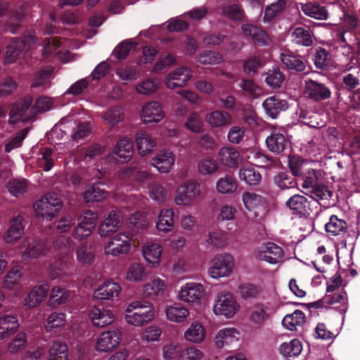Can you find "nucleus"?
Wrapping results in <instances>:
<instances>
[{
  "label": "nucleus",
  "mask_w": 360,
  "mask_h": 360,
  "mask_svg": "<svg viewBox=\"0 0 360 360\" xmlns=\"http://www.w3.org/2000/svg\"><path fill=\"white\" fill-rule=\"evenodd\" d=\"M155 308L148 301L135 300L128 304L124 311V319L129 325L140 327L154 320Z\"/></svg>",
  "instance_id": "f257e3e1"
},
{
  "label": "nucleus",
  "mask_w": 360,
  "mask_h": 360,
  "mask_svg": "<svg viewBox=\"0 0 360 360\" xmlns=\"http://www.w3.org/2000/svg\"><path fill=\"white\" fill-rule=\"evenodd\" d=\"M235 269V259L232 255L221 252L215 255L209 262L207 274L215 280L229 277Z\"/></svg>",
  "instance_id": "f03ea898"
},
{
  "label": "nucleus",
  "mask_w": 360,
  "mask_h": 360,
  "mask_svg": "<svg viewBox=\"0 0 360 360\" xmlns=\"http://www.w3.org/2000/svg\"><path fill=\"white\" fill-rule=\"evenodd\" d=\"M134 245L133 235L129 231H122L110 237L103 245L105 255L119 257L127 255Z\"/></svg>",
  "instance_id": "7ed1b4c3"
},
{
  "label": "nucleus",
  "mask_w": 360,
  "mask_h": 360,
  "mask_svg": "<svg viewBox=\"0 0 360 360\" xmlns=\"http://www.w3.org/2000/svg\"><path fill=\"white\" fill-rule=\"evenodd\" d=\"M63 206L56 193H47L34 204V210L38 219L51 221L55 218Z\"/></svg>",
  "instance_id": "20e7f679"
},
{
  "label": "nucleus",
  "mask_w": 360,
  "mask_h": 360,
  "mask_svg": "<svg viewBox=\"0 0 360 360\" xmlns=\"http://www.w3.org/2000/svg\"><path fill=\"white\" fill-rule=\"evenodd\" d=\"M201 194L200 184L194 179H188L176 187L174 202L177 206H190Z\"/></svg>",
  "instance_id": "39448f33"
},
{
  "label": "nucleus",
  "mask_w": 360,
  "mask_h": 360,
  "mask_svg": "<svg viewBox=\"0 0 360 360\" xmlns=\"http://www.w3.org/2000/svg\"><path fill=\"white\" fill-rule=\"evenodd\" d=\"M242 201L245 209L257 220H264L268 215L269 204L262 195L246 191L242 195Z\"/></svg>",
  "instance_id": "423d86ee"
},
{
  "label": "nucleus",
  "mask_w": 360,
  "mask_h": 360,
  "mask_svg": "<svg viewBox=\"0 0 360 360\" xmlns=\"http://www.w3.org/2000/svg\"><path fill=\"white\" fill-rule=\"evenodd\" d=\"M240 309V305L232 293L221 292L215 297L212 310L216 316L231 319Z\"/></svg>",
  "instance_id": "0eeeda50"
},
{
  "label": "nucleus",
  "mask_w": 360,
  "mask_h": 360,
  "mask_svg": "<svg viewBox=\"0 0 360 360\" xmlns=\"http://www.w3.org/2000/svg\"><path fill=\"white\" fill-rule=\"evenodd\" d=\"M36 43V38L30 32L24 33L19 39H13L7 46L5 63H13L20 54L28 51Z\"/></svg>",
  "instance_id": "6e6552de"
},
{
  "label": "nucleus",
  "mask_w": 360,
  "mask_h": 360,
  "mask_svg": "<svg viewBox=\"0 0 360 360\" xmlns=\"http://www.w3.org/2000/svg\"><path fill=\"white\" fill-rule=\"evenodd\" d=\"M256 259L270 264H279L284 260V252L281 247L271 242L264 243L254 251Z\"/></svg>",
  "instance_id": "1a4fd4ad"
},
{
  "label": "nucleus",
  "mask_w": 360,
  "mask_h": 360,
  "mask_svg": "<svg viewBox=\"0 0 360 360\" xmlns=\"http://www.w3.org/2000/svg\"><path fill=\"white\" fill-rule=\"evenodd\" d=\"M205 295V288L200 283L189 282L183 285L179 292L177 298L188 304H198Z\"/></svg>",
  "instance_id": "9d476101"
},
{
  "label": "nucleus",
  "mask_w": 360,
  "mask_h": 360,
  "mask_svg": "<svg viewBox=\"0 0 360 360\" xmlns=\"http://www.w3.org/2000/svg\"><path fill=\"white\" fill-rule=\"evenodd\" d=\"M134 146L131 139L127 136L120 137L113 150L107 156L109 162L124 163L129 161L133 155Z\"/></svg>",
  "instance_id": "9b49d317"
},
{
  "label": "nucleus",
  "mask_w": 360,
  "mask_h": 360,
  "mask_svg": "<svg viewBox=\"0 0 360 360\" xmlns=\"http://www.w3.org/2000/svg\"><path fill=\"white\" fill-rule=\"evenodd\" d=\"M20 248L24 249L20 255L23 261L44 256L49 250L45 241L42 239L32 238H25L20 243Z\"/></svg>",
  "instance_id": "f8f14e48"
},
{
  "label": "nucleus",
  "mask_w": 360,
  "mask_h": 360,
  "mask_svg": "<svg viewBox=\"0 0 360 360\" xmlns=\"http://www.w3.org/2000/svg\"><path fill=\"white\" fill-rule=\"evenodd\" d=\"M123 217L120 212L111 210L106 213L100 224L98 233L102 238H105L116 233L122 226Z\"/></svg>",
  "instance_id": "ddd939ff"
},
{
  "label": "nucleus",
  "mask_w": 360,
  "mask_h": 360,
  "mask_svg": "<svg viewBox=\"0 0 360 360\" xmlns=\"http://www.w3.org/2000/svg\"><path fill=\"white\" fill-rule=\"evenodd\" d=\"M122 332L118 328L103 332L98 338L95 349L98 352H108L117 348L122 341Z\"/></svg>",
  "instance_id": "4468645a"
},
{
  "label": "nucleus",
  "mask_w": 360,
  "mask_h": 360,
  "mask_svg": "<svg viewBox=\"0 0 360 360\" xmlns=\"http://www.w3.org/2000/svg\"><path fill=\"white\" fill-rule=\"evenodd\" d=\"M122 291L121 285L112 280L101 283L93 293V298L98 301L113 302L118 300Z\"/></svg>",
  "instance_id": "2eb2a0df"
},
{
  "label": "nucleus",
  "mask_w": 360,
  "mask_h": 360,
  "mask_svg": "<svg viewBox=\"0 0 360 360\" xmlns=\"http://www.w3.org/2000/svg\"><path fill=\"white\" fill-rule=\"evenodd\" d=\"M98 215L91 210L84 211L78 219V224L74 231L76 238L82 240L89 236L94 229Z\"/></svg>",
  "instance_id": "dca6fc26"
},
{
  "label": "nucleus",
  "mask_w": 360,
  "mask_h": 360,
  "mask_svg": "<svg viewBox=\"0 0 360 360\" xmlns=\"http://www.w3.org/2000/svg\"><path fill=\"white\" fill-rule=\"evenodd\" d=\"M32 101V97L27 96L14 105L9 114V123L15 124L19 121L30 120L34 117L33 110L30 109Z\"/></svg>",
  "instance_id": "f3484780"
},
{
  "label": "nucleus",
  "mask_w": 360,
  "mask_h": 360,
  "mask_svg": "<svg viewBox=\"0 0 360 360\" xmlns=\"http://www.w3.org/2000/svg\"><path fill=\"white\" fill-rule=\"evenodd\" d=\"M176 162L174 153L169 149L160 150L150 160V164L161 174L170 172Z\"/></svg>",
  "instance_id": "a211bd4d"
},
{
  "label": "nucleus",
  "mask_w": 360,
  "mask_h": 360,
  "mask_svg": "<svg viewBox=\"0 0 360 360\" xmlns=\"http://www.w3.org/2000/svg\"><path fill=\"white\" fill-rule=\"evenodd\" d=\"M193 77L191 69L183 66L174 69L165 77V84L169 89L185 86Z\"/></svg>",
  "instance_id": "6ab92c4d"
},
{
  "label": "nucleus",
  "mask_w": 360,
  "mask_h": 360,
  "mask_svg": "<svg viewBox=\"0 0 360 360\" xmlns=\"http://www.w3.org/2000/svg\"><path fill=\"white\" fill-rule=\"evenodd\" d=\"M165 117L162 104L156 101L145 103L140 112V118L143 124L158 123Z\"/></svg>",
  "instance_id": "aec40b11"
},
{
  "label": "nucleus",
  "mask_w": 360,
  "mask_h": 360,
  "mask_svg": "<svg viewBox=\"0 0 360 360\" xmlns=\"http://www.w3.org/2000/svg\"><path fill=\"white\" fill-rule=\"evenodd\" d=\"M162 253L163 247L159 243L148 241L142 246V257L150 268H158L160 266Z\"/></svg>",
  "instance_id": "412c9836"
},
{
  "label": "nucleus",
  "mask_w": 360,
  "mask_h": 360,
  "mask_svg": "<svg viewBox=\"0 0 360 360\" xmlns=\"http://www.w3.org/2000/svg\"><path fill=\"white\" fill-rule=\"evenodd\" d=\"M167 288L165 280L158 276H153L142 285V295L146 299L156 300L165 294Z\"/></svg>",
  "instance_id": "4be33fe9"
},
{
  "label": "nucleus",
  "mask_w": 360,
  "mask_h": 360,
  "mask_svg": "<svg viewBox=\"0 0 360 360\" xmlns=\"http://www.w3.org/2000/svg\"><path fill=\"white\" fill-rule=\"evenodd\" d=\"M207 335V330L203 323L198 320H195L184 332V338L193 345H200L205 342Z\"/></svg>",
  "instance_id": "5701e85b"
},
{
  "label": "nucleus",
  "mask_w": 360,
  "mask_h": 360,
  "mask_svg": "<svg viewBox=\"0 0 360 360\" xmlns=\"http://www.w3.org/2000/svg\"><path fill=\"white\" fill-rule=\"evenodd\" d=\"M304 82V94L307 98L319 101L326 100L330 96V91L324 84L311 79H306Z\"/></svg>",
  "instance_id": "b1692460"
},
{
  "label": "nucleus",
  "mask_w": 360,
  "mask_h": 360,
  "mask_svg": "<svg viewBox=\"0 0 360 360\" xmlns=\"http://www.w3.org/2000/svg\"><path fill=\"white\" fill-rule=\"evenodd\" d=\"M89 319L95 327L103 328L112 324L115 316L113 311L109 309L94 307L89 311Z\"/></svg>",
  "instance_id": "393cba45"
},
{
  "label": "nucleus",
  "mask_w": 360,
  "mask_h": 360,
  "mask_svg": "<svg viewBox=\"0 0 360 360\" xmlns=\"http://www.w3.org/2000/svg\"><path fill=\"white\" fill-rule=\"evenodd\" d=\"M217 157L221 165L231 169L238 167L242 160L239 151L231 146L221 147L217 153Z\"/></svg>",
  "instance_id": "a878e982"
},
{
  "label": "nucleus",
  "mask_w": 360,
  "mask_h": 360,
  "mask_svg": "<svg viewBox=\"0 0 360 360\" xmlns=\"http://www.w3.org/2000/svg\"><path fill=\"white\" fill-rule=\"evenodd\" d=\"M164 313L167 321L175 323L185 322L190 315L187 307L176 302L166 304L164 307Z\"/></svg>",
  "instance_id": "bb28decb"
},
{
  "label": "nucleus",
  "mask_w": 360,
  "mask_h": 360,
  "mask_svg": "<svg viewBox=\"0 0 360 360\" xmlns=\"http://www.w3.org/2000/svg\"><path fill=\"white\" fill-rule=\"evenodd\" d=\"M135 140L138 153L142 157L149 155L157 146L156 139L146 131H138Z\"/></svg>",
  "instance_id": "cd10ccee"
},
{
  "label": "nucleus",
  "mask_w": 360,
  "mask_h": 360,
  "mask_svg": "<svg viewBox=\"0 0 360 360\" xmlns=\"http://www.w3.org/2000/svg\"><path fill=\"white\" fill-rule=\"evenodd\" d=\"M49 288L47 283L34 286L23 299L22 304L28 309L37 307L46 299Z\"/></svg>",
  "instance_id": "c85d7f7f"
},
{
  "label": "nucleus",
  "mask_w": 360,
  "mask_h": 360,
  "mask_svg": "<svg viewBox=\"0 0 360 360\" xmlns=\"http://www.w3.org/2000/svg\"><path fill=\"white\" fill-rule=\"evenodd\" d=\"M25 226V219L20 215L14 217L10 222V225L4 238L6 243H16L23 235Z\"/></svg>",
  "instance_id": "c756f323"
},
{
  "label": "nucleus",
  "mask_w": 360,
  "mask_h": 360,
  "mask_svg": "<svg viewBox=\"0 0 360 360\" xmlns=\"http://www.w3.org/2000/svg\"><path fill=\"white\" fill-rule=\"evenodd\" d=\"M205 122L212 128H222L231 123V115L225 110H214L205 115Z\"/></svg>",
  "instance_id": "7c9ffc66"
},
{
  "label": "nucleus",
  "mask_w": 360,
  "mask_h": 360,
  "mask_svg": "<svg viewBox=\"0 0 360 360\" xmlns=\"http://www.w3.org/2000/svg\"><path fill=\"white\" fill-rule=\"evenodd\" d=\"M175 212L172 208H163L159 212L155 220L156 229L161 232L168 233L174 227Z\"/></svg>",
  "instance_id": "2f4dec72"
},
{
  "label": "nucleus",
  "mask_w": 360,
  "mask_h": 360,
  "mask_svg": "<svg viewBox=\"0 0 360 360\" xmlns=\"http://www.w3.org/2000/svg\"><path fill=\"white\" fill-rule=\"evenodd\" d=\"M262 106L266 114L272 119H276L281 112L288 108V102L285 100L280 99L276 96L266 98L262 103Z\"/></svg>",
  "instance_id": "473e14b6"
},
{
  "label": "nucleus",
  "mask_w": 360,
  "mask_h": 360,
  "mask_svg": "<svg viewBox=\"0 0 360 360\" xmlns=\"http://www.w3.org/2000/svg\"><path fill=\"white\" fill-rule=\"evenodd\" d=\"M242 32L245 36L250 37L255 44L263 46L271 44V39L262 29L252 24H243L241 26Z\"/></svg>",
  "instance_id": "72a5a7b5"
},
{
  "label": "nucleus",
  "mask_w": 360,
  "mask_h": 360,
  "mask_svg": "<svg viewBox=\"0 0 360 360\" xmlns=\"http://www.w3.org/2000/svg\"><path fill=\"white\" fill-rule=\"evenodd\" d=\"M148 276L146 266L140 262H133L127 268L125 279L131 283H141Z\"/></svg>",
  "instance_id": "f704fd0d"
},
{
  "label": "nucleus",
  "mask_w": 360,
  "mask_h": 360,
  "mask_svg": "<svg viewBox=\"0 0 360 360\" xmlns=\"http://www.w3.org/2000/svg\"><path fill=\"white\" fill-rule=\"evenodd\" d=\"M240 331L235 328H225L219 330L214 338V342L217 347L221 348L239 340Z\"/></svg>",
  "instance_id": "c9c22d12"
},
{
  "label": "nucleus",
  "mask_w": 360,
  "mask_h": 360,
  "mask_svg": "<svg viewBox=\"0 0 360 360\" xmlns=\"http://www.w3.org/2000/svg\"><path fill=\"white\" fill-rule=\"evenodd\" d=\"M18 328L16 316L8 314L0 316V340L8 338L18 331Z\"/></svg>",
  "instance_id": "e433bc0d"
},
{
  "label": "nucleus",
  "mask_w": 360,
  "mask_h": 360,
  "mask_svg": "<svg viewBox=\"0 0 360 360\" xmlns=\"http://www.w3.org/2000/svg\"><path fill=\"white\" fill-rule=\"evenodd\" d=\"M339 51L342 54L340 65L342 71H352L354 68L360 66L358 56L352 51L349 45L347 44L342 45Z\"/></svg>",
  "instance_id": "4c0bfd02"
},
{
  "label": "nucleus",
  "mask_w": 360,
  "mask_h": 360,
  "mask_svg": "<svg viewBox=\"0 0 360 360\" xmlns=\"http://www.w3.org/2000/svg\"><path fill=\"white\" fill-rule=\"evenodd\" d=\"M243 154L247 161L257 167H266L272 163L271 160L257 148H247Z\"/></svg>",
  "instance_id": "58836bf2"
},
{
  "label": "nucleus",
  "mask_w": 360,
  "mask_h": 360,
  "mask_svg": "<svg viewBox=\"0 0 360 360\" xmlns=\"http://www.w3.org/2000/svg\"><path fill=\"white\" fill-rule=\"evenodd\" d=\"M21 269L22 268L20 265H13L4 277L1 287L8 290H13L15 287H18L22 277Z\"/></svg>",
  "instance_id": "ea45409f"
},
{
  "label": "nucleus",
  "mask_w": 360,
  "mask_h": 360,
  "mask_svg": "<svg viewBox=\"0 0 360 360\" xmlns=\"http://www.w3.org/2000/svg\"><path fill=\"white\" fill-rule=\"evenodd\" d=\"M160 80L156 77H148L139 81L135 86L136 92L142 96H151L160 88Z\"/></svg>",
  "instance_id": "a19ab883"
},
{
  "label": "nucleus",
  "mask_w": 360,
  "mask_h": 360,
  "mask_svg": "<svg viewBox=\"0 0 360 360\" xmlns=\"http://www.w3.org/2000/svg\"><path fill=\"white\" fill-rule=\"evenodd\" d=\"M267 148L272 153H280L283 152L288 144L284 135L280 132L274 131L266 139Z\"/></svg>",
  "instance_id": "79ce46f5"
},
{
  "label": "nucleus",
  "mask_w": 360,
  "mask_h": 360,
  "mask_svg": "<svg viewBox=\"0 0 360 360\" xmlns=\"http://www.w3.org/2000/svg\"><path fill=\"white\" fill-rule=\"evenodd\" d=\"M102 119L109 128H113L124 120V109L119 105L111 107L103 114Z\"/></svg>",
  "instance_id": "37998d69"
},
{
  "label": "nucleus",
  "mask_w": 360,
  "mask_h": 360,
  "mask_svg": "<svg viewBox=\"0 0 360 360\" xmlns=\"http://www.w3.org/2000/svg\"><path fill=\"white\" fill-rule=\"evenodd\" d=\"M281 60L285 67L290 70L302 72L305 70V63L302 58L294 53L287 51L281 54Z\"/></svg>",
  "instance_id": "c03bdc74"
},
{
  "label": "nucleus",
  "mask_w": 360,
  "mask_h": 360,
  "mask_svg": "<svg viewBox=\"0 0 360 360\" xmlns=\"http://www.w3.org/2000/svg\"><path fill=\"white\" fill-rule=\"evenodd\" d=\"M301 9L306 15L317 20H326L328 15L325 6L316 2L302 4Z\"/></svg>",
  "instance_id": "a18cd8bd"
},
{
  "label": "nucleus",
  "mask_w": 360,
  "mask_h": 360,
  "mask_svg": "<svg viewBox=\"0 0 360 360\" xmlns=\"http://www.w3.org/2000/svg\"><path fill=\"white\" fill-rule=\"evenodd\" d=\"M183 346L177 340H170L162 347V356L165 360H178Z\"/></svg>",
  "instance_id": "49530a36"
},
{
  "label": "nucleus",
  "mask_w": 360,
  "mask_h": 360,
  "mask_svg": "<svg viewBox=\"0 0 360 360\" xmlns=\"http://www.w3.org/2000/svg\"><path fill=\"white\" fill-rule=\"evenodd\" d=\"M148 195L156 203L163 204L167 202L169 193L162 184L153 182L148 186Z\"/></svg>",
  "instance_id": "de8ad7c7"
},
{
  "label": "nucleus",
  "mask_w": 360,
  "mask_h": 360,
  "mask_svg": "<svg viewBox=\"0 0 360 360\" xmlns=\"http://www.w3.org/2000/svg\"><path fill=\"white\" fill-rule=\"evenodd\" d=\"M77 118L76 114L70 113L67 116L62 118L60 122L54 126L51 130V136L57 139H61L67 134V125L76 124Z\"/></svg>",
  "instance_id": "09e8293b"
},
{
  "label": "nucleus",
  "mask_w": 360,
  "mask_h": 360,
  "mask_svg": "<svg viewBox=\"0 0 360 360\" xmlns=\"http://www.w3.org/2000/svg\"><path fill=\"white\" fill-rule=\"evenodd\" d=\"M239 177L251 186L257 185L262 179L261 174L252 165L242 167L239 170Z\"/></svg>",
  "instance_id": "8fccbe9b"
},
{
  "label": "nucleus",
  "mask_w": 360,
  "mask_h": 360,
  "mask_svg": "<svg viewBox=\"0 0 360 360\" xmlns=\"http://www.w3.org/2000/svg\"><path fill=\"white\" fill-rule=\"evenodd\" d=\"M286 4V0H276L268 5L264 10L263 22L266 23L274 20L285 9Z\"/></svg>",
  "instance_id": "3c124183"
},
{
  "label": "nucleus",
  "mask_w": 360,
  "mask_h": 360,
  "mask_svg": "<svg viewBox=\"0 0 360 360\" xmlns=\"http://www.w3.org/2000/svg\"><path fill=\"white\" fill-rule=\"evenodd\" d=\"M237 188V181L229 174L219 178L216 182V190L221 194H232L236 191Z\"/></svg>",
  "instance_id": "603ef678"
},
{
  "label": "nucleus",
  "mask_w": 360,
  "mask_h": 360,
  "mask_svg": "<svg viewBox=\"0 0 360 360\" xmlns=\"http://www.w3.org/2000/svg\"><path fill=\"white\" fill-rule=\"evenodd\" d=\"M305 321V315L300 310H295L292 314L284 316L282 321L283 326L290 330H296Z\"/></svg>",
  "instance_id": "864d4df0"
},
{
  "label": "nucleus",
  "mask_w": 360,
  "mask_h": 360,
  "mask_svg": "<svg viewBox=\"0 0 360 360\" xmlns=\"http://www.w3.org/2000/svg\"><path fill=\"white\" fill-rule=\"evenodd\" d=\"M68 349L67 345L61 341H54L49 350L47 360H68Z\"/></svg>",
  "instance_id": "5fc2aeb1"
},
{
  "label": "nucleus",
  "mask_w": 360,
  "mask_h": 360,
  "mask_svg": "<svg viewBox=\"0 0 360 360\" xmlns=\"http://www.w3.org/2000/svg\"><path fill=\"white\" fill-rule=\"evenodd\" d=\"M219 169V165L217 161L209 157L202 158L197 163V171L203 176L212 175Z\"/></svg>",
  "instance_id": "6e6d98bb"
},
{
  "label": "nucleus",
  "mask_w": 360,
  "mask_h": 360,
  "mask_svg": "<svg viewBox=\"0 0 360 360\" xmlns=\"http://www.w3.org/2000/svg\"><path fill=\"white\" fill-rule=\"evenodd\" d=\"M302 349L301 342L293 339L288 342H283L279 347V353L284 357H291L299 355Z\"/></svg>",
  "instance_id": "4d7b16f0"
},
{
  "label": "nucleus",
  "mask_w": 360,
  "mask_h": 360,
  "mask_svg": "<svg viewBox=\"0 0 360 360\" xmlns=\"http://www.w3.org/2000/svg\"><path fill=\"white\" fill-rule=\"evenodd\" d=\"M227 233L221 229H214L209 232L206 243L217 248H223L227 245Z\"/></svg>",
  "instance_id": "13d9d810"
},
{
  "label": "nucleus",
  "mask_w": 360,
  "mask_h": 360,
  "mask_svg": "<svg viewBox=\"0 0 360 360\" xmlns=\"http://www.w3.org/2000/svg\"><path fill=\"white\" fill-rule=\"evenodd\" d=\"M27 186L28 182L24 179H12L6 184L9 193L16 198L24 195L27 191Z\"/></svg>",
  "instance_id": "bf43d9fd"
},
{
  "label": "nucleus",
  "mask_w": 360,
  "mask_h": 360,
  "mask_svg": "<svg viewBox=\"0 0 360 360\" xmlns=\"http://www.w3.org/2000/svg\"><path fill=\"white\" fill-rule=\"evenodd\" d=\"M325 229L327 233L333 236H338L346 231L347 223L336 215H332L329 221L326 224Z\"/></svg>",
  "instance_id": "052dcab7"
},
{
  "label": "nucleus",
  "mask_w": 360,
  "mask_h": 360,
  "mask_svg": "<svg viewBox=\"0 0 360 360\" xmlns=\"http://www.w3.org/2000/svg\"><path fill=\"white\" fill-rule=\"evenodd\" d=\"M307 200L303 195L296 194L290 197L286 202V206L295 213L304 214L307 212Z\"/></svg>",
  "instance_id": "680f3d73"
},
{
  "label": "nucleus",
  "mask_w": 360,
  "mask_h": 360,
  "mask_svg": "<svg viewBox=\"0 0 360 360\" xmlns=\"http://www.w3.org/2000/svg\"><path fill=\"white\" fill-rule=\"evenodd\" d=\"M71 238L66 236H60L53 242V248L57 254L62 258L68 257L72 250Z\"/></svg>",
  "instance_id": "e2e57ef3"
},
{
  "label": "nucleus",
  "mask_w": 360,
  "mask_h": 360,
  "mask_svg": "<svg viewBox=\"0 0 360 360\" xmlns=\"http://www.w3.org/2000/svg\"><path fill=\"white\" fill-rule=\"evenodd\" d=\"M292 41L300 45L309 46L313 43L311 32L308 30L303 27H296L292 33Z\"/></svg>",
  "instance_id": "0e129e2a"
},
{
  "label": "nucleus",
  "mask_w": 360,
  "mask_h": 360,
  "mask_svg": "<svg viewBox=\"0 0 360 360\" xmlns=\"http://www.w3.org/2000/svg\"><path fill=\"white\" fill-rule=\"evenodd\" d=\"M66 323V315L63 312L54 311L46 319V330L49 332L54 329L63 327Z\"/></svg>",
  "instance_id": "69168bd1"
},
{
  "label": "nucleus",
  "mask_w": 360,
  "mask_h": 360,
  "mask_svg": "<svg viewBox=\"0 0 360 360\" xmlns=\"http://www.w3.org/2000/svg\"><path fill=\"white\" fill-rule=\"evenodd\" d=\"M69 296L70 293L66 289L60 286H55L51 292L49 304L53 307L60 305L68 300Z\"/></svg>",
  "instance_id": "338daca9"
},
{
  "label": "nucleus",
  "mask_w": 360,
  "mask_h": 360,
  "mask_svg": "<svg viewBox=\"0 0 360 360\" xmlns=\"http://www.w3.org/2000/svg\"><path fill=\"white\" fill-rule=\"evenodd\" d=\"M205 353L195 345L183 347L181 354L178 360H203Z\"/></svg>",
  "instance_id": "774afa93"
}]
</instances>
